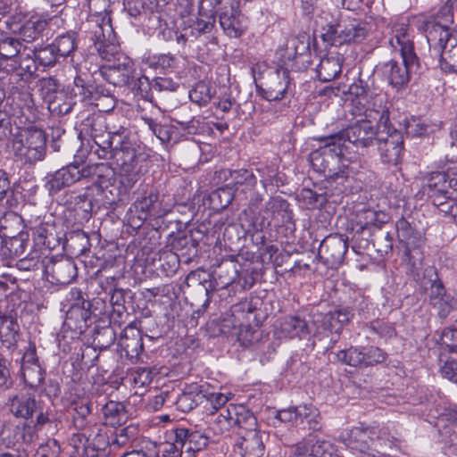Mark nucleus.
Instances as JSON below:
<instances>
[{"instance_id":"nucleus-1","label":"nucleus","mask_w":457,"mask_h":457,"mask_svg":"<svg viewBox=\"0 0 457 457\" xmlns=\"http://www.w3.org/2000/svg\"><path fill=\"white\" fill-rule=\"evenodd\" d=\"M323 142V145L313 150L309 160L313 170L326 177L328 184L337 183L343 187L353 176L352 167L345 163L344 147L338 140L334 138V135H330L320 139Z\"/></svg>"},{"instance_id":"nucleus-2","label":"nucleus","mask_w":457,"mask_h":457,"mask_svg":"<svg viewBox=\"0 0 457 457\" xmlns=\"http://www.w3.org/2000/svg\"><path fill=\"white\" fill-rule=\"evenodd\" d=\"M93 173L96 175V180L93 184V190L100 196L101 204L105 209L114 205L125 204L129 200L130 191L135 184L133 179L116 177V172L107 163L96 164Z\"/></svg>"},{"instance_id":"nucleus-3","label":"nucleus","mask_w":457,"mask_h":457,"mask_svg":"<svg viewBox=\"0 0 457 457\" xmlns=\"http://www.w3.org/2000/svg\"><path fill=\"white\" fill-rule=\"evenodd\" d=\"M430 56L445 73H457V33L446 25L432 24L427 30Z\"/></svg>"},{"instance_id":"nucleus-4","label":"nucleus","mask_w":457,"mask_h":457,"mask_svg":"<svg viewBox=\"0 0 457 457\" xmlns=\"http://www.w3.org/2000/svg\"><path fill=\"white\" fill-rule=\"evenodd\" d=\"M353 102L364 109V115L378 122L384 129L389 127V110L386 106V97L368 80L359 79L349 87Z\"/></svg>"},{"instance_id":"nucleus-5","label":"nucleus","mask_w":457,"mask_h":457,"mask_svg":"<svg viewBox=\"0 0 457 457\" xmlns=\"http://www.w3.org/2000/svg\"><path fill=\"white\" fill-rule=\"evenodd\" d=\"M316 22L320 23L324 30L321 34L322 40L331 46L360 43L369 34V28L366 23L353 21L343 25L327 12H322Z\"/></svg>"},{"instance_id":"nucleus-6","label":"nucleus","mask_w":457,"mask_h":457,"mask_svg":"<svg viewBox=\"0 0 457 457\" xmlns=\"http://www.w3.org/2000/svg\"><path fill=\"white\" fill-rule=\"evenodd\" d=\"M85 28L99 56L107 62H119L120 51L111 18L92 16L87 18Z\"/></svg>"},{"instance_id":"nucleus-7","label":"nucleus","mask_w":457,"mask_h":457,"mask_svg":"<svg viewBox=\"0 0 457 457\" xmlns=\"http://www.w3.org/2000/svg\"><path fill=\"white\" fill-rule=\"evenodd\" d=\"M395 228L399 241L404 245L405 248L403 262L406 272L414 279H419L423 262V253L419 244L420 236L412 224L403 217L396 221Z\"/></svg>"},{"instance_id":"nucleus-8","label":"nucleus","mask_w":457,"mask_h":457,"mask_svg":"<svg viewBox=\"0 0 457 457\" xmlns=\"http://www.w3.org/2000/svg\"><path fill=\"white\" fill-rule=\"evenodd\" d=\"M80 134L88 136L92 141L91 150L100 159H108L112 147L120 136L107 130L105 119L100 114H92L82 120Z\"/></svg>"},{"instance_id":"nucleus-9","label":"nucleus","mask_w":457,"mask_h":457,"mask_svg":"<svg viewBox=\"0 0 457 457\" xmlns=\"http://www.w3.org/2000/svg\"><path fill=\"white\" fill-rule=\"evenodd\" d=\"M16 156L29 163H35L45 158L46 152V133L38 128L30 127L23 129L12 143Z\"/></svg>"},{"instance_id":"nucleus-10","label":"nucleus","mask_w":457,"mask_h":457,"mask_svg":"<svg viewBox=\"0 0 457 457\" xmlns=\"http://www.w3.org/2000/svg\"><path fill=\"white\" fill-rule=\"evenodd\" d=\"M420 70V60H413V63L406 58L402 62L391 59L376 65L375 71L390 86L397 89L405 87L411 79V73Z\"/></svg>"},{"instance_id":"nucleus-11","label":"nucleus","mask_w":457,"mask_h":457,"mask_svg":"<svg viewBox=\"0 0 457 457\" xmlns=\"http://www.w3.org/2000/svg\"><path fill=\"white\" fill-rule=\"evenodd\" d=\"M378 134V131L373 126L371 120L365 119L360 120L333 135L334 138L338 140L344 149L346 150V142L352 144L357 149H366L374 145Z\"/></svg>"},{"instance_id":"nucleus-12","label":"nucleus","mask_w":457,"mask_h":457,"mask_svg":"<svg viewBox=\"0 0 457 457\" xmlns=\"http://www.w3.org/2000/svg\"><path fill=\"white\" fill-rule=\"evenodd\" d=\"M93 167L83 163H71L46 177V187L50 195H55L62 188L73 185L81 179L90 177Z\"/></svg>"},{"instance_id":"nucleus-13","label":"nucleus","mask_w":457,"mask_h":457,"mask_svg":"<svg viewBox=\"0 0 457 457\" xmlns=\"http://www.w3.org/2000/svg\"><path fill=\"white\" fill-rule=\"evenodd\" d=\"M71 300L74 301L71 310L67 312V321L72 320L74 316H79L80 320L78 328L82 329L83 327H88L92 322V318L100 316L103 312L102 309L104 307L105 303L100 298H95L92 302L86 301L83 298V293L79 288H71Z\"/></svg>"},{"instance_id":"nucleus-14","label":"nucleus","mask_w":457,"mask_h":457,"mask_svg":"<svg viewBox=\"0 0 457 457\" xmlns=\"http://www.w3.org/2000/svg\"><path fill=\"white\" fill-rule=\"evenodd\" d=\"M380 154L381 161L390 165H397L403 151V137L396 129L389 127L379 130L375 143Z\"/></svg>"},{"instance_id":"nucleus-15","label":"nucleus","mask_w":457,"mask_h":457,"mask_svg":"<svg viewBox=\"0 0 457 457\" xmlns=\"http://www.w3.org/2000/svg\"><path fill=\"white\" fill-rule=\"evenodd\" d=\"M121 139L119 138L112 147V153L108 159H113L119 168L120 177L133 179V182L137 183L139 179L140 171L137 152L130 146L119 147Z\"/></svg>"},{"instance_id":"nucleus-16","label":"nucleus","mask_w":457,"mask_h":457,"mask_svg":"<svg viewBox=\"0 0 457 457\" xmlns=\"http://www.w3.org/2000/svg\"><path fill=\"white\" fill-rule=\"evenodd\" d=\"M134 73V62L125 54H120L119 62L104 65L99 69V74L102 78L115 87L130 85L133 81Z\"/></svg>"},{"instance_id":"nucleus-17","label":"nucleus","mask_w":457,"mask_h":457,"mask_svg":"<svg viewBox=\"0 0 457 457\" xmlns=\"http://www.w3.org/2000/svg\"><path fill=\"white\" fill-rule=\"evenodd\" d=\"M347 249V237L343 235L331 234L320 244L318 255L324 264L333 268L343 263Z\"/></svg>"},{"instance_id":"nucleus-18","label":"nucleus","mask_w":457,"mask_h":457,"mask_svg":"<svg viewBox=\"0 0 457 457\" xmlns=\"http://www.w3.org/2000/svg\"><path fill=\"white\" fill-rule=\"evenodd\" d=\"M43 269L48 278L52 279V283L55 284H70L77 276L75 262L64 256L47 258L46 262H43Z\"/></svg>"},{"instance_id":"nucleus-19","label":"nucleus","mask_w":457,"mask_h":457,"mask_svg":"<svg viewBox=\"0 0 457 457\" xmlns=\"http://www.w3.org/2000/svg\"><path fill=\"white\" fill-rule=\"evenodd\" d=\"M414 29L405 22H395L392 27L390 45L399 50L402 58H406L413 63L420 60L414 49Z\"/></svg>"},{"instance_id":"nucleus-20","label":"nucleus","mask_w":457,"mask_h":457,"mask_svg":"<svg viewBox=\"0 0 457 457\" xmlns=\"http://www.w3.org/2000/svg\"><path fill=\"white\" fill-rule=\"evenodd\" d=\"M172 432L185 457H194L196 452L205 448L208 444V437L196 430L177 428Z\"/></svg>"},{"instance_id":"nucleus-21","label":"nucleus","mask_w":457,"mask_h":457,"mask_svg":"<svg viewBox=\"0 0 457 457\" xmlns=\"http://www.w3.org/2000/svg\"><path fill=\"white\" fill-rule=\"evenodd\" d=\"M219 20L220 27L230 37H239L245 30L244 16L237 1H229L228 5H224Z\"/></svg>"},{"instance_id":"nucleus-22","label":"nucleus","mask_w":457,"mask_h":457,"mask_svg":"<svg viewBox=\"0 0 457 457\" xmlns=\"http://www.w3.org/2000/svg\"><path fill=\"white\" fill-rule=\"evenodd\" d=\"M263 201V195L253 191L249 196L248 209L245 210L240 217L241 226L247 233L262 231L270 225V220L265 215L253 216V210L257 209Z\"/></svg>"},{"instance_id":"nucleus-23","label":"nucleus","mask_w":457,"mask_h":457,"mask_svg":"<svg viewBox=\"0 0 457 457\" xmlns=\"http://www.w3.org/2000/svg\"><path fill=\"white\" fill-rule=\"evenodd\" d=\"M236 447L242 457H262L265 453L264 433L257 428L237 433Z\"/></svg>"},{"instance_id":"nucleus-24","label":"nucleus","mask_w":457,"mask_h":457,"mask_svg":"<svg viewBox=\"0 0 457 457\" xmlns=\"http://www.w3.org/2000/svg\"><path fill=\"white\" fill-rule=\"evenodd\" d=\"M24 47L19 38L12 37L0 38V71L6 73L15 72L18 57Z\"/></svg>"},{"instance_id":"nucleus-25","label":"nucleus","mask_w":457,"mask_h":457,"mask_svg":"<svg viewBox=\"0 0 457 457\" xmlns=\"http://www.w3.org/2000/svg\"><path fill=\"white\" fill-rule=\"evenodd\" d=\"M445 172H432L423 187V192L431 199L435 206L444 205V203L454 200L453 192L446 188Z\"/></svg>"},{"instance_id":"nucleus-26","label":"nucleus","mask_w":457,"mask_h":457,"mask_svg":"<svg viewBox=\"0 0 457 457\" xmlns=\"http://www.w3.org/2000/svg\"><path fill=\"white\" fill-rule=\"evenodd\" d=\"M288 84L289 71L287 69L276 70L269 75L265 87L262 88V95L268 101L281 100L287 92Z\"/></svg>"},{"instance_id":"nucleus-27","label":"nucleus","mask_w":457,"mask_h":457,"mask_svg":"<svg viewBox=\"0 0 457 457\" xmlns=\"http://www.w3.org/2000/svg\"><path fill=\"white\" fill-rule=\"evenodd\" d=\"M207 384L198 385L191 384L187 386L182 394H180L174 403L177 410L181 412H189L198 404L202 403L204 397L207 396Z\"/></svg>"},{"instance_id":"nucleus-28","label":"nucleus","mask_w":457,"mask_h":457,"mask_svg":"<svg viewBox=\"0 0 457 457\" xmlns=\"http://www.w3.org/2000/svg\"><path fill=\"white\" fill-rule=\"evenodd\" d=\"M237 266V263L233 260L221 262L218 270L214 271L217 283L224 288L237 281L238 284L242 285L245 288H251L254 283L253 278L251 277L250 281H247L246 278H244V283H241L245 273H240Z\"/></svg>"},{"instance_id":"nucleus-29","label":"nucleus","mask_w":457,"mask_h":457,"mask_svg":"<svg viewBox=\"0 0 457 457\" xmlns=\"http://www.w3.org/2000/svg\"><path fill=\"white\" fill-rule=\"evenodd\" d=\"M119 345L128 358L137 357L144 349L141 331L132 324L128 325L120 333Z\"/></svg>"},{"instance_id":"nucleus-30","label":"nucleus","mask_w":457,"mask_h":457,"mask_svg":"<svg viewBox=\"0 0 457 457\" xmlns=\"http://www.w3.org/2000/svg\"><path fill=\"white\" fill-rule=\"evenodd\" d=\"M429 303L441 318H445L453 308V298L446 294L445 288L440 280H429Z\"/></svg>"},{"instance_id":"nucleus-31","label":"nucleus","mask_w":457,"mask_h":457,"mask_svg":"<svg viewBox=\"0 0 457 457\" xmlns=\"http://www.w3.org/2000/svg\"><path fill=\"white\" fill-rule=\"evenodd\" d=\"M71 423L77 430H86L93 424L92 403L89 401H74L67 410Z\"/></svg>"},{"instance_id":"nucleus-32","label":"nucleus","mask_w":457,"mask_h":457,"mask_svg":"<svg viewBox=\"0 0 457 457\" xmlns=\"http://www.w3.org/2000/svg\"><path fill=\"white\" fill-rule=\"evenodd\" d=\"M375 436H377L375 428L356 427L347 433L344 441L353 453H356L369 449Z\"/></svg>"},{"instance_id":"nucleus-33","label":"nucleus","mask_w":457,"mask_h":457,"mask_svg":"<svg viewBox=\"0 0 457 457\" xmlns=\"http://www.w3.org/2000/svg\"><path fill=\"white\" fill-rule=\"evenodd\" d=\"M161 205L159 191L154 187L145 191L134 203L136 210L143 213L145 219L151 216L161 217L162 215Z\"/></svg>"},{"instance_id":"nucleus-34","label":"nucleus","mask_w":457,"mask_h":457,"mask_svg":"<svg viewBox=\"0 0 457 457\" xmlns=\"http://www.w3.org/2000/svg\"><path fill=\"white\" fill-rule=\"evenodd\" d=\"M33 249H39L43 253L44 250H52L60 244V238L55 233L54 225L46 223L40 224L33 229Z\"/></svg>"},{"instance_id":"nucleus-35","label":"nucleus","mask_w":457,"mask_h":457,"mask_svg":"<svg viewBox=\"0 0 457 457\" xmlns=\"http://www.w3.org/2000/svg\"><path fill=\"white\" fill-rule=\"evenodd\" d=\"M102 415L104 424L113 428L124 425L129 419L125 404L116 401H108L104 404Z\"/></svg>"},{"instance_id":"nucleus-36","label":"nucleus","mask_w":457,"mask_h":457,"mask_svg":"<svg viewBox=\"0 0 457 457\" xmlns=\"http://www.w3.org/2000/svg\"><path fill=\"white\" fill-rule=\"evenodd\" d=\"M9 409L17 418L30 419L37 410V401L28 394H18L9 399Z\"/></svg>"},{"instance_id":"nucleus-37","label":"nucleus","mask_w":457,"mask_h":457,"mask_svg":"<svg viewBox=\"0 0 457 457\" xmlns=\"http://www.w3.org/2000/svg\"><path fill=\"white\" fill-rule=\"evenodd\" d=\"M262 215H265L268 219H280L281 222L287 223L293 220V212L289 209V203L280 197H271L266 202L264 208L262 209Z\"/></svg>"},{"instance_id":"nucleus-38","label":"nucleus","mask_w":457,"mask_h":457,"mask_svg":"<svg viewBox=\"0 0 457 457\" xmlns=\"http://www.w3.org/2000/svg\"><path fill=\"white\" fill-rule=\"evenodd\" d=\"M343 56L339 54L322 58L317 67V76L320 81L328 82L337 78L342 71Z\"/></svg>"},{"instance_id":"nucleus-39","label":"nucleus","mask_w":457,"mask_h":457,"mask_svg":"<svg viewBox=\"0 0 457 457\" xmlns=\"http://www.w3.org/2000/svg\"><path fill=\"white\" fill-rule=\"evenodd\" d=\"M231 414L232 427H237L238 433L250 431L257 428V420L253 413L246 409L244 405L229 404Z\"/></svg>"},{"instance_id":"nucleus-40","label":"nucleus","mask_w":457,"mask_h":457,"mask_svg":"<svg viewBox=\"0 0 457 457\" xmlns=\"http://www.w3.org/2000/svg\"><path fill=\"white\" fill-rule=\"evenodd\" d=\"M296 416L295 427L313 431H318L321 428L320 411L313 405L303 404L296 406Z\"/></svg>"},{"instance_id":"nucleus-41","label":"nucleus","mask_w":457,"mask_h":457,"mask_svg":"<svg viewBox=\"0 0 457 457\" xmlns=\"http://www.w3.org/2000/svg\"><path fill=\"white\" fill-rule=\"evenodd\" d=\"M279 333L285 337L301 338L309 334L308 324L299 316H286L280 321Z\"/></svg>"},{"instance_id":"nucleus-42","label":"nucleus","mask_w":457,"mask_h":457,"mask_svg":"<svg viewBox=\"0 0 457 457\" xmlns=\"http://www.w3.org/2000/svg\"><path fill=\"white\" fill-rule=\"evenodd\" d=\"M19 330L15 319L0 312V341L4 347L11 349L16 346Z\"/></svg>"},{"instance_id":"nucleus-43","label":"nucleus","mask_w":457,"mask_h":457,"mask_svg":"<svg viewBox=\"0 0 457 457\" xmlns=\"http://www.w3.org/2000/svg\"><path fill=\"white\" fill-rule=\"evenodd\" d=\"M96 195H97L95 190H93V187H89L84 194L78 195L74 197L76 209L83 212V219L88 220L93 212L103 207L101 199L96 197Z\"/></svg>"},{"instance_id":"nucleus-44","label":"nucleus","mask_w":457,"mask_h":457,"mask_svg":"<svg viewBox=\"0 0 457 457\" xmlns=\"http://www.w3.org/2000/svg\"><path fill=\"white\" fill-rule=\"evenodd\" d=\"M286 54L287 59L302 63L309 62L310 43L305 37H293L287 41Z\"/></svg>"},{"instance_id":"nucleus-45","label":"nucleus","mask_w":457,"mask_h":457,"mask_svg":"<svg viewBox=\"0 0 457 457\" xmlns=\"http://www.w3.org/2000/svg\"><path fill=\"white\" fill-rule=\"evenodd\" d=\"M73 98L79 97L81 102L90 100L93 96L94 86L87 79V74L78 73L73 79V84L69 87Z\"/></svg>"},{"instance_id":"nucleus-46","label":"nucleus","mask_w":457,"mask_h":457,"mask_svg":"<svg viewBox=\"0 0 457 457\" xmlns=\"http://www.w3.org/2000/svg\"><path fill=\"white\" fill-rule=\"evenodd\" d=\"M230 406L221 409L219 411H211L209 417V427L214 434L220 435L228 431L232 428Z\"/></svg>"},{"instance_id":"nucleus-47","label":"nucleus","mask_w":457,"mask_h":457,"mask_svg":"<svg viewBox=\"0 0 457 457\" xmlns=\"http://www.w3.org/2000/svg\"><path fill=\"white\" fill-rule=\"evenodd\" d=\"M65 244L66 247L77 255L85 253L90 248L87 234L80 229L71 231L66 237Z\"/></svg>"},{"instance_id":"nucleus-48","label":"nucleus","mask_w":457,"mask_h":457,"mask_svg":"<svg viewBox=\"0 0 457 457\" xmlns=\"http://www.w3.org/2000/svg\"><path fill=\"white\" fill-rule=\"evenodd\" d=\"M46 103L51 113L63 116L71 112L76 101L71 96H68L64 92H61L55 96L51 97Z\"/></svg>"},{"instance_id":"nucleus-49","label":"nucleus","mask_w":457,"mask_h":457,"mask_svg":"<svg viewBox=\"0 0 457 457\" xmlns=\"http://www.w3.org/2000/svg\"><path fill=\"white\" fill-rule=\"evenodd\" d=\"M257 185V179L252 170L246 169L235 170L232 173V180L226 184L231 190H237L240 186L245 189L253 190Z\"/></svg>"},{"instance_id":"nucleus-50","label":"nucleus","mask_w":457,"mask_h":457,"mask_svg":"<svg viewBox=\"0 0 457 457\" xmlns=\"http://www.w3.org/2000/svg\"><path fill=\"white\" fill-rule=\"evenodd\" d=\"M138 433V428L133 424L116 430L110 443L111 448L114 450L130 445L137 438Z\"/></svg>"},{"instance_id":"nucleus-51","label":"nucleus","mask_w":457,"mask_h":457,"mask_svg":"<svg viewBox=\"0 0 457 457\" xmlns=\"http://www.w3.org/2000/svg\"><path fill=\"white\" fill-rule=\"evenodd\" d=\"M24 383L32 389L38 388L45 380L46 370L41 364L21 367Z\"/></svg>"},{"instance_id":"nucleus-52","label":"nucleus","mask_w":457,"mask_h":457,"mask_svg":"<svg viewBox=\"0 0 457 457\" xmlns=\"http://www.w3.org/2000/svg\"><path fill=\"white\" fill-rule=\"evenodd\" d=\"M214 24L215 16L213 14L207 15L199 12V16L189 25L190 37L195 39L202 35L210 33L214 28Z\"/></svg>"},{"instance_id":"nucleus-53","label":"nucleus","mask_w":457,"mask_h":457,"mask_svg":"<svg viewBox=\"0 0 457 457\" xmlns=\"http://www.w3.org/2000/svg\"><path fill=\"white\" fill-rule=\"evenodd\" d=\"M53 45L54 46L59 57L71 56L78 46L75 33L69 32L58 36L53 41Z\"/></svg>"},{"instance_id":"nucleus-54","label":"nucleus","mask_w":457,"mask_h":457,"mask_svg":"<svg viewBox=\"0 0 457 457\" xmlns=\"http://www.w3.org/2000/svg\"><path fill=\"white\" fill-rule=\"evenodd\" d=\"M214 94L215 90L209 83L199 81L189 91V98L193 103L202 106L207 104Z\"/></svg>"},{"instance_id":"nucleus-55","label":"nucleus","mask_w":457,"mask_h":457,"mask_svg":"<svg viewBox=\"0 0 457 457\" xmlns=\"http://www.w3.org/2000/svg\"><path fill=\"white\" fill-rule=\"evenodd\" d=\"M30 53L34 55L37 62L44 67L54 66L60 58L53 43L30 50Z\"/></svg>"},{"instance_id":"nucleus-56","label":"nucleus","mask_w":457,"mask_h":457,"mask_svg":"<svg viewBox=\"0 0 457 457\" xmlns=\"http://www.w3.org/2000/svg\"><path fill=\"white\" fill-rule=\"evenodd\" d=\"M46 22L37 19L29 20L21 26L19 35L22 41L31 42L45 29Z\"/></svg>"},{"instance_id":"nucleus-57","label":"nucleus","mask_w":457,"mask_h":457,"mask_svg":"<svg viewBox=\"0 0 457 457\" xmlns=\"http://www.w3.org/2000/svg\"><path fill=\"white\" fill-rule=\"evenodd\" d=\"M145 63L154 70L166 71L174 69L177 66V58L170 54L149 55L145 59Z\"/></svg>"},{"instance_id":"nucleus-58","label":"nucleus","mask_w":457,"mask_h":457,"mask_svg":"<svg viewBox=\"0 0 457 457\" xmlns=\"http://www.w3.org/2000/svg\"><path fill=\"white\" fill-rule=\"evenodd\" d=\"M44 253L39 249H33L24 257L21 258L17 262V267L21 270H34L43 268V262H46V259H43Z\"/></svg>"},{"instance_id":"nucleus-59","label":"nucleus","mask_w":457,"mask_h":457,"mask_svg":"<svg viewBox=\"0 0 457 457\" xmlns=\"http://www.w3.org/2000/svg\"><path fill=\"white\" fill-rule=\"evenodd\" d=\"M337 360L342 363L353 367H363L364 351L356 347L341 350L337 354Z\"/></svg>"},{"instance_id":"nucleus-60","label":"nucleus","mask_w":457,"mask_h":457,"mask_svg":"<svg viewBox=\"0 0 457 457\" xmlns=\"http://www.w3.org/2000/svg\"><path fill=\"white\" fill-rule=\"evenodd\" d=\"M234 198L233 191L230 187H220L214 190L210 195V201L214 209H225L227 208Z\"/></svg>"},{"instance_id":"nucleus-61","label":"nucleus","mask_w":457,"mask_h":457,"mask_svg":"<svg viewBox=\"0 0 457 457\" xmlns=\"http://www.w3.org/2000/svg\"><path fill=\"white\" fill-rule=\"evenodd\" d=\"M37 61L34 57V55L30 53L26 52V46L21 51V54L18 57L17 65L15 66V71H20V74L23 73L33 75L37 70Z\"/></svg>"},{"instance_id":"nucleus-62","label":"nucleus","mask_w":457,"mask_h":457,"mask_svg":"<svg viewBox=\"0 0 457 457\" xmlns=\"http://www.w3.org/2000/svg\"><path fill=\"white\" fill-rule=\"evenodd\" d=\"M29 244V236L26 233H20L17 237H11L5 241V246L10 254L15 257H21L24 254Z\"/></svg>"},{"instance_id":"nucleus-63","label":"nucleus","mask_w":457,"mask_h":457,"mask_svg":"<svg viewBox=\"0 0 457 457\" xmlns=\"http://www.w3.org/2000/svg\"><path fill=\"white\" fill-rule=\"evenodd\" d=\"M116 339V332L111 326H105L96 330L94 343L100 349L110 347Z\"/></svg>"},{"instance_id":"nucleus-64","label":"nucleus","mask_w":457,"mask_h":457,"mask_svg":"<svg viewBox=\"0 0 457 457\" xmlns=\"http://www.w3.org/2000/svg\"><path fill=\"white\" fill-rule=\"evenodd\" d=\"M310 451L313 457H341L336 453L334 445L326 440H316Z\"/></svg>"}]
</instances>
